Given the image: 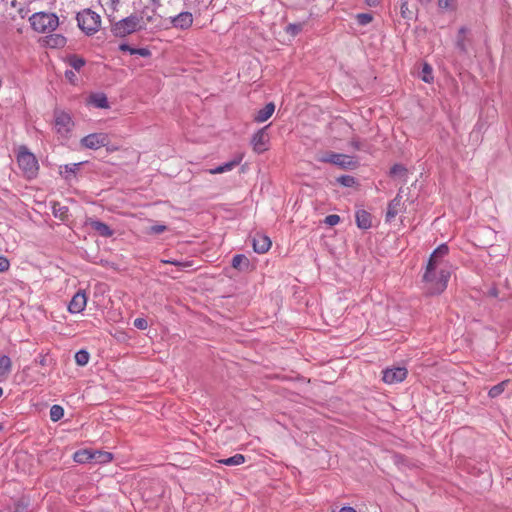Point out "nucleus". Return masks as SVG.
Segmentation results:
<instances>
[{
	"instance_id": "nucleus-1",
	"label": "nucleus",
	"mask_w": 512,
	"mask_h": 512,
	"mask_svg": "<svg viewBox=\"0 0 512 512\" xmlns=\"http://www.w3.org/2000/svg\"><path fill=\"white\" fill-rule=\"evenodd\" d=\"M448 252V246L441 244L429 258L423 275L424 288L428 294H440L447 288L452 270L451 264L446 260Z\"/></svg>"
},
{
	"instance_id": "nucleus-2",
	"label": "nucleus",
	"mask_w": 512,
	"mask_h": 512,
	"mask_svg": "<svg viewBox=\"0 0 512 512\" xmlns=\"http://www.w3.org/2000/svg\"><path fill=\"white\" fill-rule=\"evenodd\" d=\"M17 163L24 176L28 179L36 177L39 169L38 161L26 146H20L17 150Z\"/></svg>"
},
{
	"instance_id": "nucleus-3",
	"label": "nucleus",
	"mask_w": 512,
	"mask_h": 512,
	"mask_svg": "<svg viewBox=\"0 0 512 512\" xmlns=\"http://www.w3.org/2000/svg\"><path fill=\"white\" fill-rule=\"evenodd\" d=\"M29 21L32 28L39 33L52 32L59 25L58 16L54 13L37 12L29 18Z\"/></svg>"
},
{
	"instance_id": "nucleus-4",
	"label": "nucleus",
	"mask_w": 512,
	"mask_h": 512,
	"mask_svg": "<svg viewBox=\"0 0 512 512\" xmlns=\"http://www.w3.org/2000/svg\"><path fill=\"white\" fill-rule=\"evenodd\" d=\"M79 28L87 35L96 33L101 26L100 16L90 9L83 10L77 14Z\"/></svg>"
},
{
	"instance_id": "nucleus-5",
	"label": "nucleus",
	"mask_w": 512,
	"mask_h": 512,
	"mask_svg": "<svg viewBox=\"0 0 512 512\" xmlns=\"http://www.w3.org/2000/svg\"><path fill=\"white\" fill-rule=\"evenodd\" d=\"M318 160L323 163L334 164L342 169H354L357 167V161L354 157L334 152L324 153Z\"/></svg>"
},
{
	"instance_id": "nucleus-6",
	"label": "nucleus",
	"mask_w": 512,
	"mask_h": 512,
	"mask_svg": "<svg viewBox=\"0 0 512 512\" xmlns=\"http://www.w3.org/2000/svg\"><path fill=\"white\" fill-rule=\"evenodd\" d=\"M407 376L405 367L387 368L383 371V381L386 384H396L402 382Z\"/></svg>"
},
{
	"instance_id": "nucleus-7",
	"label": "nucleus",
	"mask_w": 512,
	"mask_h": 512,
	"mask_svg": "<svg viewBox=\"0 0 512 512\" xmlns=\"http://www.w3.org/2000/svg\"><path fill=\"white\" fill-rule=\"evenodd\" d=\"M107 142V136L103 133L89 134L81 140L82 145L89 149H98L105 146Z\"/></svg>"
},
{
	"instance_id": "nucleus-8",
	"label": "nucleus",
	"mask_w": 512,
	"mask_h": 512,
	"mask_svg": "<svg viewBox=\"0 0 512 512\" xmlns=\"http://www.w3.org/2000/svg\"><path fill=\"white\" fill-rule=\"evenodd\" d=\"M267 127L261 128L257 133L254 134L252 138V146L253 150L257 153H262L265 150H267V144H268V134L266 132Z\"/></svg>"
},
{
	"instance_id": "nucleus-9",
	"label": "nucleus",
	"mask_w": 512,
	"mask_h": 512,
	"mask_svg": "<svg viewBox=\"0 0 512 512\" xmlns=\"http://www.w3.org/2000/svg\"><path fill=\"white\" fill-rule=\"evenodd\" d=\"M72 126V120L69 114L65 112H57L55 114V128L58 133L67 134Z\"/></svg>"
},
{
	"instance_id": "nucleus-10",
	"label": "nucleus",
	"mask_w": 512,
	"mask_h": 512,
	"mask_svg": "<svg viewBox=\"0 0 512 512\" xmlns=\"http://www.w3.org/2000/svg\"><path fill=\"white\" fill-rule=\"evenodd\" d=\"M87 304L86 294L82 291H78L74 294L71 301L68 305V310L71 313H80L82 312Z\"/></svg>"
},
{
	"instance_id": "nucleus-11",
	"label": "nucleus",
	"mask_w": 512,
	"mask_h": 512,
	"mask_svg": "<svg viewBox=\"0 0 512 512\" xmlns=\"http://www.w3.org/2000/svg\"><path fill=\"white\" fill-rule=\"evenodd\" d=\"M252 243L254 251L259 254L266 253L272 244L268 236L259 233L253 237Z\"/></svg>"
},
{
	"instance_id": "nucleus-12",
	"label": "nucleus",
	"mask_w": 512,
	"mask_h": 512,
	"mask_svg": "<svg viewBox=\"0 0 512 512\" xmlns=\"http://www.w3.org/2000/svg\"><path fill=\"white\" fill-rule=\"evenodd\" d=\"M174 27L180 29H188L193 23V16L190 12H181L171 19Z\"/></svg>"
},
{
	"instance_id": "nucleus-13",
	"label": "nucleus",
	"mask_w": 512,
	"mask_h": 512,
	"mask_svg": "<svg viewBox=\"0 0 512 512\" xmlns=\"http://www.w3.org/2000/svg\"><path fill=\"white\" fill-rule=\"evenodd\" d=\"M403 210V204L401 201V196L398 194L388 205L386 220L391 221L395 218L399 213Z\"/></svg>"
},
{
	"instance_id": "nucleus-14",
	"label": "nucleus",
	"mask_w": 512,
	"mask_h": 512,
	"mask_svg": "<svg viewBox=\"0 0 512 512\" xmlns=\"http://www.w3.org/2000/svg\"><path fill=\"white\" fill-rule=\"evenodd\" d=\"M151 56V52L148 48H132L130 47V66L135 63L137 57H142L145 59L143 63L140 65H145L148 63Z\"/></svg>"
},
{
	"instance_id": "nucleus-15",
	"label": "nucleus",
	"mask_w": 512,
	"mask_h": 512,
	"mask_svg": "<svg viewBox=\"0 0 512 512\" xmlns=\"http://www.w3.org/2000/svg\"><path fill=\"white\" fill-rule=\"evenodd\" d=\"M88 104L93 105L96 108H107L108 100L103 93H92L87 100Z\"/></svg>"
},
{
	"instance_id": "nucleus-16",
	"label": "nucleus",
	"mask_w": 512,
	"mask_h": 512,
	"mask_svg": "<svg viewBox=\"0 0 512 512\" xmlns=\"http://www.w3.org/2000/svg\"><path fill=\"white\" fill-rule=\"evenodd\" d=\"M242 161V156L232 160V161H229L227 163H224L222 165H219L213 169H210L209 170V173L210 174H221V173H225V172H228V171H231L234 167H236L240 162Z\"/></svg>"
},
{
	"instance_id": "nucleus-17",
	"label": "nucleus",
	"mask_w": 512,
	"mask_h": 512,
	"mask_svg": "<svg viewBox=\"0 0 512 512\" xmlns=\"http://www.w3.org/2000/svg\"><path fill=\"white\" fill-rule=\"evenodd\" d=\"M45 44L49 48H61L66 44V38L61 34H51L46 37Z\"/></svg>"
},
{
	"instance_id": "nucleus-18",
	"label": "nucleus",
	"mask_w": 512,
	"mask_h": 512,
	"mask_svg": "<svg viewBox=\"0 0 512 512\" xmlns=\"http://www.w3.org/2000/svg\"><path fill=\"white\" fill-rule=\"evenodd\" d=\"M274 111L275 105L273 103L266 104L265 107L259 110L256 114L255 121L258 123L265 122L273 115Z\"/></svg>"
},
{
	"instance_id": "nucleus-19",
	"label": "nucleus",
	"mask_w": 512,
	"mask_h": 512,
	"mask_svg": "<svg viewBox=\"0 0 512 512\" xmlns=\"http://www.w3.org/2000/svg\"><path fill=\"white\" fill-rule=\"evenodd\" d=\"M116 37H125L128 35V18H123L117 21L111 29Z\"/></svg>"
},
{
	"instance_id": "nucleus-20",
	"label": "nucleus",
	"mask_w": 512,
	"mask_h": 512,
	"mask_svg": "<svg viewBox=\"0 0 512 512\" xmlns=\"http://www.w3.org/2000/svg\"><path fill=\"white\" fill-rule=\"evenodd\" d=\"M356 223L361 229H368L371 227V215L365 210L356 212Z\"/></svg>"
},
{
	"instance_id": "nucleus-21",
	"label": "nucleus",
	"mask_w": 512,
	"mask_h": 512,
	"mask_svg": "<svg viewBox=\"0 0 512 512\" xmlns=\"http://www.w3.org/2000/svg\"><path fill=\"white\" fill-rule=\"evenodd\" d=\"M12 369V361L6 356H0V380H4L8 377Z\"/></svg>"
},
{
	"instance_id": "nucleus-22",
	"label": "nucleus",
	"mask_w": 512,
	"mask_h": 512,
	"mask_svg": "<svg viewBox=\"0 0 512 512\" xmlns=\"http://www.w3.org/2000/svg\"><path fill=\"white\" fill-rule=\"evenodd\" d=\"M66 63L73 68L75 71H80L81 68L85 65V60L78 55H69L66 57Z\"/></svg>"
},
{
	"instance_id": "nucleus-23",
	"label": "nucleus",
	"mask_w": 512,
	"mask_h": 512,
	"mask_svg": "<svg viewBox=\"0 0 512 512\" xmlns=\"http://www.w3.org/2000/svg\"><path fill=\"white\" fill-rule=\"evenodd\" d=\"M232 266L238 270H245L249 267V260L245 255L237 254L232 259Z\"/></svg>"
},
{
	"instance_id": "nucleus-24",
	"label": "nucleus",
	"mask_w": 512,
	"mask_h": 512,
	"mask_svg": "<svg viewBox=\"0 0 512 512\" xmlns=\"http://www.w3.org/2000/svg\"><path fill=\"white\" fill-rule=\"evenodd\" d=\"M92 458V450L89 449L80 450L74 454V461L77 463L92 462Z\"/></svg>"
},
{
	"instance_id": "nucleus-25",
	"label": "nucleus",
	"mask_w": 512,
	"mask_h": 512,
	"mask_svg": "<svg viewBox=\"0 0 512 512\" xmlns=\"http://www.w3.org/2000/svg\"><path fill=\"white\" fill-rule=\"evenodd\" d=\"M93 463H107L112 459V454L105 451L92 450Z\"/></svg>"
},
{
	"instance_id": "nucleus-26",
	"label": "nucleus",
	"mask_w": 512,
	"mask_h": 512,
	"mask_svg": "<svg viewBox=\"0 0 512 512\" xmlns=\"http://www.w3.org/2000/svg\"><path fill=\"white\" fill-rule=\"evenodd\" d=\"M90 225L101 236H110L111 235L110 228L105 223H103V222L92 220L90 222Z\"/></svg>"
},
{
	"instance_id": "nucleus-27",
	"label": "nucleus",
	"mask_w": 512,
	"mask_h": 512,
	"mask_svg": "<svg viewBox=\"0 0 512 512\" xmlns=\"http://www.w3.org/2000/svg\"><path fill=\"white\" fill-rule=\"evenodd\" d=\"M219 462L227 466H238L245 462V457L242 454H235L232 457L221 459Z\"/></svg>"
},
{
	"instance_id": "nucleus-28",
	"label": "nucleus",
	"mask_w": 512,
	"mask_h": 512,
	"mask_svg": "<svg viewBox=\"0 0 512 512\" xmlns=\"http://www.w3.org/2000/svg\"><path fill=\"white\" fill-rule=\"evenodd\" d=\"M508 383H509V380H504V381L498 383L497 385L493 386L488 392L489 397L496 398L499 395H501L505 391Z\"/></svg>"
},
{
	"instance_id": "nucleus-29",
	"label": "nucleus",
	"mask_w": 512,
	"mask_h": 512,
	"mask_svg": "<svg viewBox=\"0 0 512 512\" xmlns=\"http://www.w3.org/2000/svg\"><path fill=\"white\" fill-rule=\"evenodd\" d=\"M63 416L64 409L62 406L55 404L50 408V419L53 422L59 421Z\"/></svg>"
},
{
	"instance_id": "nucleus-30",
	"label": "nucleus",
	"mask_w": 512,
	"mask_h": 512,
	"mask_svg": "<svg viewBox=\"0 0 512 512\" xmlns=\"http://www.w3.org/2000/svg\"><path fill=\"white\" fill-rule=\"evenodd\" d=\"M90 355L86 350H79L75 354V362L79 366H85L89 361Z\"/></svg>"
},
{
	"instance_id": "nucleus-31",
	"label": "nucleus",
	"mask_w": 512,
	"mask_h": 512,
	"mask_svg": "<svg viewBox=\"0 0 512 512\" xmlns=\"http://www.w3.org/2000/svg\"><path fill=\"white\" fill-rule=\"evenodd\" d=\"M422 80L426 83H431L433 81L432 68L427 63L422 67Z\"/></svg>"
},
{
	"instance_id": "nucleus-32",
	"label": "nucleus",
	"mask_w": 512,
	"mask_h": 512,
	"mask_svg": "<svg viewBox=\"0 0 512 512\" xmlns=\"http://www.w3.org/2000/svg\"><path fill=\"white\" fill-rule=\"evenodd\" d=\"M302 28V23H291L286 27V32L291 36H296L302 31Z\"/></svg>"
},
{
	"instance_id": "nucleus-33",
	"label": "nucleus",
	"mask_w": 512,
	"mask_h": 512,
	"mask_svg": "<svg viewBox=\"0 0 512 512\" xmlns=\"http://www.w3.org/2000/svg\"><path fill=\"white\" fill-rule=\"evenodd\" d=\"M356 19H357L358 24L364 26V25L369 24L373 20V17L369 13H360V14H357Z\"/></svg>"
},
{
	"instance_id": "nucleus-34",
	"label": "nucleus",
	"mask_w": 512,
	"mask_h": 512,
	"mask_svg": "<svg viewBox=\"0 0 512 512\" xmlns=\"http://www.w3.org/2000/svg\"><path fill=\"white\" fill-rule=\"evenodd\" d=\"M337 180L340 184H342L345 187H351L355 183L354 178L349 175L341 176Z\"/></svg>"
},
{
	"instance_id": "nucleus-35",
	"label": "nucleus",
	"mask_w": 512,
	"mask_h": 512,
	"mask_svg": "<svg viewBox=\"0 0 512 512\" xmlns=\"http://www.w3.org/2000/svg\"><path fill=\"white\" fill-rule=\"evenodd\" d=\"M324 222L329 226H334L340 222V217L336 214H331L326 216Z\"/></svg>"
},
{
	"instance_id": "nucleus-36",
	"label": "nucleus",
	"mask_w": 512,
	"mask_h": 512,
	"mask_svg": "<svg viewBox=\"0 0 512 512\" xmlns=\"http://www.w3.org/2000/svg\"><path fill=\"white\" fill-rule=\"evenodd\" d=\"M81 163H72V164H68V165H65V173L66 174H75L76 171L79 169ZM66 178H68V175H66Z\"/></svg>"
},
{
	"instance_id": "nucleus-37",
	"label": "nucleus",
	"mask_w": 512,
	"mask_h": 512,
	"mask_svg": "<svg viewBox=\"0 0 512 512\" xmlns=\"http://www.w3.org/2000/svg\"><path fill=\"white\" fill-rule=\"evenodd\" d=\"M65 78L67 81L73 85L77 84L78 78L76 76V73L73 70H67L65 72Z\"/></svg>"
},
{
	"instance_id": "nucleus-38",
	"label": "nucleus",
	"mask_w": 512,
	"mask_h": 512,
	"mask_svg": "<svg viewBox=\"0 0 512 512\" xmlns=\"http://www.w3.org/2000/svg\"><path fill=\"white\" fill-rule=\"evenodd\" d=\"M438 5L442 9L452 10L454 8V0H438Z\"/></svg>"
},
{
	"instance_id": "nucleus-39",
	"label": "nucleus",
	"mask_w": 512,
	"mask_h": 512,
	"mask_svg": "<svg viewBox=\"0 0 512 512\" xmlns=\"http://www.w3.org/2000/svg\"><path fill=\"white\" fill-rule=\"evenodd\" d=\"M134 326L140 330H144L148 327V322L145 318H137L134 320Z\"/></svg>"
},
{
	"instance_id": "nucleus-40",
	"label": "nucleus",
	"mask_w": 512,
	"mask_h": 512,
	"mask_svg": "<svg viewBox=\"0 0 512 512\" xmlns=\"http://www.w3.org/2000/svg\"><path fill=\"white\" fill-rule=\"evenodd\" d=\"M9 261L7 258L0 256V272H4L9 268Z\"/></svg>"
},
{
	"instance_id": "nucleus-41",
	"label": "nucleus",
	"mask_w": 512,
	"mask_h": 512,
	"mask_svg": "<svg viewBox=\"0 0 512 512\" xmlns=\"http://www.w3.org/2000/svg\"><path fill=\"white\" fill-rule=\"evenodd\" d=\"M166 230L165 225H154L150 227V232L154 234H160Z\"/></svg>"
},
{
	"instance_id": "nucleus-42",
	"label": "nucleus",
	"mask_w": 512,
	"mask_h": 512,
	"mask_svg": "<svg viewBox=\"0 0 512 512\" xmlns=\"http://www.w3.org/2000/svg\"><path fill=\"white\" fill-rule=\"evenodd\" d=\"M402 171H404V168L401 165H395L391 168L390 173L396 175Z\"/></svg>"
},
{
	"instance_id": "nucleus-43",
	"label": "nucleus",
	"mask_w": 512,
	"mask_h": 512,
	"mask_svg": "<svg viewBox=\"0 0 512 512\" xmlns=\"http://www.w3.org/2000/svg\"><path fill=\"white\" fill-rule=\"evenodd\" d=\"M165 263H170L179 267H187L189 264L187 262H180V261H165Z\"/></svg>"
},
{
	"instance_id": "nucleus-44",
	"label": "nucleus",
	"mask_w": 512,
	"mask_h": 512,
	"mask_svg": "<svg viewBox=\"0 0 512 512\" xmlns=\"http://www.w3.org/2000/svg\"><path fill=\"white\" fill-rule=\"evenodd\" d=\"M351 146L355 149V150H360L361 149V143L359 140H356V139H353L351 142H350Z\"/></svg>"
},
{
	"instance_id": "nucleus-45",
	"label": "nucleus",
	"mask_w": 512,
	"mask_h": 512,
	"mask_svg": "<svg viewBox=\"0 0 512 512\" xmlns=\"http://www.w3.org/2000/svg\"><path fill=\"white\" fill-rule=\"evenodd\" d=\"M110 9L115 11L117 9V5L119 4V0H109Z\"/></svg>"
},
{
	"instance_id": "nucleus-46",
	"label": "nucleus",
	"mask_w": 512,
	"mask_h": 512,
	"mask_svg": "<svg viewBox=\"0 0 512 512\" xmlns=\"http://www.w3.org/2000/svg\"><path fill=\"white\" fill-rule=\"evenodd\" d=\"M129 25H130V32L133 31V30H136V29H140L141 26H137L134 22H133V18L130 16V22H129Z\"/></svg>"
},
{
	"instance_id": "nucleus-47",
	"label": "nucleus",
	"mask_w": 512,
	"mask_h": 512,
	"mask_svg": "<svg viewBox=\"0 0 512 512\" xmlns=\"http://www.w3.org/2000/svg\"><path fill=\"white\" fill-rule=\"evenodd\" d=\"M114 336L118 339V340H125V333L123 332H118V331H115V334Z\"/></svg>"
},
{
	"instance_id": "nucleus-48",
	"label": "nucleus",
	"mask_w": 512,
	"mask_h": 512,
	"mask_svg": "<svg viewBox=\"0 0 512 512\" xmlns=\"http://www.w3.org/2000/svg\"><path fill=\"white\" fill-rule=\"evenodd\" d=\"M119 49H120L121 51H124V52L128 51V42H123V43H121V44L119 45Z\"/></svg>"
},
{
	"instance_id": "nucleus-49",
	"label": "nucleus",
	"mask_w": 512,
	"mask_h": 512,
	"mask_svg": "<svg viewBox=\"0 0 512 512\" xmlns=\"http://www.w3.org/2000/svg\"><path fill=\"white\" fill-rule=\"evenodd\" d=\"M339 512H356V510L352 507H343Z\"/></svg>"
},
{
	"instance_id": "nucleus-50",
	"label": "nucleus",
	"mask_w": 512,
	"mask_h": 512,
	"mask_svg": "<svg viewBox=\"0 0 512 512\" xmlns=\"http://www.w3.org/2000/svg\"><path fill=\"white\" fill-rule=\"evenodd\" d=\"M365 1L369 6H376L379 3V0H365Z\"/></svg>"
},
{
	"instance_id": "nucleus-51",
	"label": "nucleus",
	"mask_w": 512,
	"mask_h": 512,
	"mask_svg": "<svg viewBox=\"0 0 512 512\" xmlns=\"http://www.w3.org/2000/svg\"><path fill=\"white\" fill-rule=\"evenodd\" d=\"M457 44H458V46H459L461 49H464V44H463L462 40H460V39H459Z\"/></svg>"
},
{
	"instance_id": "nucleus-52",
	"label": "nucleus",
	"mask_w": 512,
	"mask_h": 512,
	"mask_svg": "<svg viewBox=\"0 0 512 512\" xmlns=\"http://www.w3.org/2000/svg\"><path fill=\"white\" fill-rule=\"evenodd\" d=\"M465 31H466V30H465V28H464V27H462V28L459 30V34H464V33H465Z\"/></svg>"
},
{
	"instance_id": "nucleus-53",
	"label": "nucleus",
	"mask_w": 512,
	"mask_h": 512,
	"mask_svg": "<svg viewBox=\"0 0 512 512\" xmlns=\"http://www.w3.org/2000/svg\"><path fill=\"white\" fill-rule=\"evenodd\" d=\"M3 394V389L0 387V397L2 396Z\"/></svg>"
},
{
	"instance_id": "nucleus-54",
	"label": "nucleus",
	"mask_w": 512,
	"mask_h": 512,
	"mask_svg": "<svg viewBox=\"0 0 512 512\" xmlns=\"http://www.w3.org/2000/svg\"><path fill=\"white\" fill-rule=\"evenodd\" d=\"M404 6H405V4H403V5L401 6L402 11H403V10H406V7H404Z\"/></svg>"
},
{
	"instance_id": "nucleus-55",
	"label": "nucleus",
	"mask_w": 512,
	"mask_h": 512,
	"mask_svg": "<svg viewBox=\"0 0 512 512\" xmlns=\"http://www.w3.org/2000/svg\"><path fill=\"white\" fill-rule=\"evenodd\" d=\"M404 6H405V4H403V5L401 6L402 11H403V10H406V7H404Z\"/></svg>"
}]
</instances>
